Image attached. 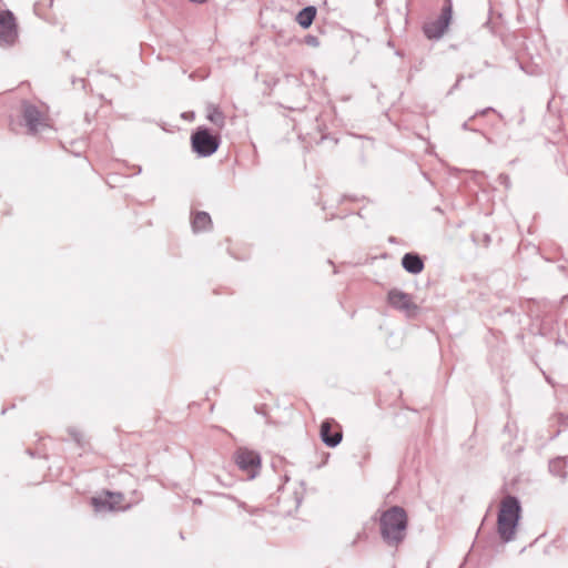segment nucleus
Masks as SVG:
<instances>
[{
    "instance_id": "f8f14e48",
    "label": "nucleus",
    "mask_w": 568,
    "mask_h": 568,
    "mask_svg": "<svg viewBox=\"0 0 568 568\" xmlns=\"http://www.w3.org/2000/svg\"><path fill=\"white\" fill-rule=\"evenodd\" d=\"M211 225V216L206 212H196L192 217V227L195 232L206 231Z\"/></svg>"
},
{
    "instance_id": "0eeeda50",
    "label": "nucleus",
    "mask_w": 568,
    "mask_h": 568,
    "mask_svg": "<svg viewBox=\"0 0 568 568\" xmlns=\"http://www.w3.org/2000/svg\"><path fill=\"white\" fill-rule=\"evenodd\" d=\"M387 302L392 307L404 312L409 317L415 316L419 310L412 295L396 288L388 292Z\"/></svg>"
},
{
    "instance_id": "20e7f679",
    "label": "nucleus",
    "mask_w": 568,
    "mask_h": 568,
    "mask_svg": "<svg viewBox=\"0 0 568 568\" xmlns=\"http://www.w3.org/2000/svg\"><path fill=\"white\" fill-rule=\"evenodd\" d=\"M192 149L202 156L213 154L219 145L220 140L216 135H212L207 129L199 128L191 136Z\"/></svg>"
},
{
    "instance_id": "1a4fd4ad",
    "label": "nucleus",
    "mask_w": 568,
    "mask_h": 568,
    "mask_svg": "<svg viewBox=\"0 0 568 568\" xmlns=\"http://www.w3.org/2000/svg\"><path fill=\"white\" fill-rule=\"evenodd\" d=\"M320 435L324 444L329 447L337 446L343 438L341 425L332 418L325 419L322 423Z\"/></svg>"
},
{
    "instance_id": "4468645a",
    "label": "nucleus",
    "mask_w": 568,
    "mask_h": 568,
    "mask_svg": "<svg viewBox=\"0 0 568 568\" xmlns=\"http://www.w3.org/2000/svg\"><path fill=\"white\" fill-rule=\"evenodd\" d=\"M206 118L210 122H212L220 129H222L225 124L224 113L221 111L219 106H210L207 110Z\"/></svg>"
},
{
    "instance_id": "f257e3e1",
    "label": "nucleus",
    "mask_w": 568,
    "mask_h": 568,
    "mask_svg": "<svg viewBox=\"0 0 568 568\" xmlns=\"http://www.w3.org/2000/svg\"><path fill=\"white\" fill-rule=\"evenodd\" d=\"M407 514L397 506H394L381 515L379 529L384 541L389 546L397 547L406 536Z\"/></svg>"
},
{
    "instance_id": "6e6552de",
    "label": "nucleus",
    "mask_w": 568,
    "mask_h": 568,
    "mask_svg": "<svg viewBox=\"0 0 568 568\" xmlns=\"http://www.w3.org/2000/svg\"><path fill=\"white\" fill-rule=\"evenodd\" d=\"M18 38L16 18L10 11L0 12V44L11 45Z\"/></svg>"
},
{
    "instance_id": "9b49d317",
    "label": "nucleus",
    "mask_w": 568,
    "mask_h": 568,
    "mask_svg": "<svg viewBox=\"0 0 568 568\" xmlns=\"http://www.w3.org/2000/svg\"><path fill=\"white\" fill-rule=\"evenodd\" d=\"M402 265L407 272L412 274H418L424 270V262L417 254L413 253H407L404 255Z\"/></svg>"
},
{
    "instance_id": "9d476101",
    "label": "nucleus",
    "mask_w": 568,
    "mask_h": 568,
    "mask_svg": "<svg viewBox=\"0 0 568 568\" xmlns=\"http://www.w3.org/2000/svg\"><path fill=\"white\" fill-rule=\"evenodd\" d=\"M92 505L97 510H124L126 508L125 498L120 493H105L104 496L93 498Z\"/></svg>"
},
{
    "instance_id": "f03ea898",
    "label": "nucleus",
    "mask_w": 568,
    "mask_h": 568,
    "mask_svg": "<svg viewBox=\"0 0 568 568\" xmlns=\"http://www.w3.org/2000/svg\"><path fill=\"white\" fill-rule=\"evenodd\" d=\"M519 504L515 497L508 496L503 499L498 514V532L503 540L509 541L515 535L519 519Z\"/></svg>"
},
{
    "instance_id": "39448f33",
    "label": "nucleus",
    "mask_w": 568,
    "mask_h": 568,
    "mask_svg": "<svg viewBox=\"0 0 568 568\" xmlns=\"http://www.w3.org/2000/svg\"><path fill=\"white\" fill-rule=\"evenodd\" d=\"M453 9L450 0H447L442 9L440 17L424 27V32L428 39H439L448 29L452 21Z\"/></svg>"
},
{
    "instance_id": "ddd939ff",
    "label": "nucleus",
    "mask_w": 568,
    "mask_h": 568,
    "mask_svg": "<svg viewBox=\"0 0 568 568\" xmlns=\"http://www.w3.org/2000/svg\"><path fill=\"white\" fill-rule=\"evenodd\" d=\"M316 17L315 7H306L301 10L296 17L297 23L303 28H308Z\"/></svg>"
},
{
    "instance_id": "423d86ee",
    "label": "nucleus",
    "mask_w": 568,
    "mask_h": 568,
    "mask_svg": "<svg viewBox=\"0 0 568 568\" xmlns=\"http://www.w3.org/2000/svg\"><path fill=\"white\" fill-rule=\"evenodd\" d=\"M234 462L243 471H246L250 478H254L261 468L258 454L247 448H239L235 452Z\"/></svg>"
},
{
    "instance_id": "7ed1b4c3",
    "label": "nucleus",
    "mask_w": 568,
    "mask_h": 568,
    "mask_svg": "<svg viewBox=\"0 0 568 568\" xmlns=\"http://www.w3.org/2000/svg\"><path fill=\"white\" fill-rule=\"evenodd\" d=\"M21 113L30 133H36L39 129L50 125L48 108L43 103L36 104L23 101L21 103Z\"/></svg>"
}]
</instances>
